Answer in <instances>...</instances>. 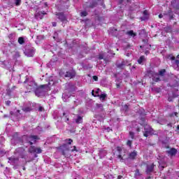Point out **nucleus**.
I'll return each mask as SVG.
<instances>
[{"mask_svg": "<svg viewBox=\"0 0 179 179\" xmlns=\"http://www.w3.org/2000/svg\"><path fill=\"white\" fill-rule=\"evenodd\" d=\"M20 2H21V0H16L15 1V5L17 6H19V5H20Z\"/></svg>", "mask_w": 179, "mask_h": 179, "instance_id": "37", "label": "nucleus"}, {"mask_svg": "<svg viewBox=\"0 0 179 179\" xmlns=\"http://www.w3.org/2000/svg\"><path fill=\"white\" fill-rule=\"evenodd\" d=\"M143 62H145V56H141L138 59V63L140 65H142L143 64Z\"/></svg>", "mask_w": 179, "mask_h": 179, "instance_id": "24", "label": "nucleus"}, {"mask_svg": "<svg viewBox=\"0 0 179 179\" xmlns=\"http://www.w3.org/2000/svg\"><path fill=\"white\" fill-rule=\"evenodd\" d=\"M159 19H162V17H163V15L162 14H159Z\"/></svg>", "mask_w": 179, "mask_h": 179, "instance_id": "51", "label": "nucleus"}, {"mask_svg": "<svg viewBox=\"0 0 179 179\" xmlns=\"http://www.w3.org/2000/svg\"><path fill=\"white\" fill-rule=\"evenodd\" d=\"M176 115H177V113H176Z\"/></svg>", "mask_w": 179, "mask_h": 179, "instance_id": "63", "label": "nucleus"}, {"mask_svg": "<svg viewBox=\"0 0 179 179\" xmlns=\"http://www.w3.org/2000/svg\"><path fill=\"white\" fill-rule=\"evenodd\" d=\"M97 107H103V104H96Z\"/></svg>", "mask_w": 179, "mask_h": 179, "instance_id": "49", "label": "nucleus"}, {"mask_svg": "<svg viewBox=\"0 0 179 179\" xmlns=\"http://www.w3.org/2000/svg\"><path fill=\"white\" fill-rule=\"evenodd\" d=\"M76 73H75V71H67L66 73V74L64 75V77L65 78H73V76H75Z\"/></svg>", "mask_w": 179, "mask_h": 179, "instance_id": "12", "label": "nucleus"}, {"mask_svg": "<svg viewBox=\"0 0 179 179\" xmlns=\"http://www.w3.org/2000/svg\"><path fill=\"white\" fill-rule=\"evenodd\" d=\"M159 169H160V170H163V169H164V166H159Z\"/></svg>", "mask_w": 179, "mask_h": 179, "instance_id": "50", "label": "nucleus"}, {"mask_svg": "<svg viewBox=\"0 0 179 179\" xmlns=\"http://www.w3.org/2000/svg\"><path fill=\"white\" fill-rule=\"evenodd\" d=\"M117 152H119V153H120V152H121V148L118 147V148H117Z\"/></svg>", "mask_w": 179, "mask_h": 179, "instance_id": "47", "label": "nucleus"}, {"mask_svg": "<svg viewBox=\"0 0 179 179\" xmlns=\"http://www.w3.org/2000/svg\"><path fill=\"white\" fill-rule=\"evenodd\" d=\"M68 142H69L68 143L69 145H71L72 143V142H73V141H72V139L70 138V139L68 140Z\"/></svg>", "mask_w": 179, "mask_h": 179, "instance_id": "43", "label": "nucleus"}, {"mask_svg": "<svg viewBox=\"0 0 179 179\" xmlns=\"http://www.w3.org/2000/svg\"><path fill=\"white\" fill-rule=\"evenodd\" d=\"M127 146H129V148H131V146H132V141H128L127 143Z\"/></svg>", "mask_w": 179, "mask_h": 179, "instance_id": "35", "label": "nucleus"}, {"mask_svg": "<svg viewBox=\"0 0 179 179\" xmlns=\"http://www.w3.org/2000/svg\"><path fill=\"white\" fill-rule=\"evenodd\" d=\"M152 80L154 82H159V81H160V77H159V74L158 73H154L152 74Z\"/></svg>", "mask_w": 179, "mask_h": 179, "instance_id": "16", "label": "nucleus"}, {"mask_svg": "<svg viewBox=\"0 0 179 179\" xmlns=\"http://www.w3.org/2000/svg\"><path fill=\"white\" fill-rule=\"evenodd\" d=\"M122 108L124 111H128V105H124Z\"/></svg>", "mask_w": 179, "mask_h": 179, "instance_id": "36", "label": "nucleus"}, {"mask_svg": "<svg viewBox=\"0 0 179 179\" xmlns=\"http://www.w3.org/2000/svg\"><path fill=\"white\" fill-rule=\"evenodd\" d=\"M12 36H13V34H10V35L8 36L9 38H12Z\"/></svg>", "mask_w": 179, "mask_h": 179, "instance_id": "52", "label": "nucleus"}, {"mask_svg": "<svg viewBox=\"0 0 179 179\" xmlns=\"http://www.w3.org/2000/svg\"><path fill=\"white\" fill-rule=\"evenodd\" d=\"M13 141H14V139H12V140H11V143H13Z\"/></svg>", "mask_w": 179, "mask_h": 179, "instance_id": "56", "label": "nucleus"}, {"mask_svg": "<svg viewBox=\"0 0 179 179\" xmlns=\"http://www.w3.org/2000/svg\"><path fill=\"white\" fill-rule=\"evenodd\" d=\"M169 101H171V99H170V98H169Z\"/></svg>", "mask_w": 179, "mask_h": 179, "instance_id": "58", "label": "nucleus"}, {"mask_svg": "<svg viewBox=\"0 0 179 179\" xmlns=\"http://www.w3.org/2000/svg\"><path fill=\"white\" fill-rule=\"evenodd\" d=\"M137 155H138V152L136 150H134L133 152L129 154V159L134 160Z\"/></svg>", "mask_w": 179, "mask_h": 179, "instance_id": "14", "label": "nucleus"}, {"mask_svg": "<svg viewBox=\"0 0 179 179\" xmlns=\"http://www.w3.org/2000/svg\"><path fill=\"white\" fill-rule=\"evenodd\" d=\"M18 43L19 44H23L24 43V38H23V37H20L18 38Z\"/></svg>", "mask_w": 179, "mask_h": 179, "instance_id": "28", "label": "nucleus"}, {"mask_svg": "<svg viewBox=\"0 0 179 179\" xmlns=\"http://www.w3.org/2000/svg\"><path fill=\"white\" fill-rule=\"evenodd\" d=\"M132 69H135V66H133Z\"/></svg>", "mask_w": 179, "mask_h": 179, "instance_id": "59", "label": "nucleus"}, {"mask_svg": "<svg viewBox=\"0 0 179 179\" xmlns=\"http://www.w3.org/2000/svg\"><path fill=\"white\" fill-rule=\"evenodd\" d=\"M24 83H27V80H26L24 82Z\"/></svg>", "mask_w": 179, "mask_h": 179, "instance_id": "55", "label": "nucleus"}, {"mask_svg": "<svg viewBox=\"0 0 179 179\" xmlns=\"http://www.w3.org/2000/svg\"><path fill=\"white\" fill-rule=\"evenodd\" d=\"M61 153L65 157H69L71 156V150H69V145L64 144L63 145L60 146L59 148Z\"/></svg>", "mask_w": 179, "mask_h": 179, "instance_id": "3", "label": "nucleus"}, {"mask_svg": "<svg viewBox=\"0 0 179 179\" xmlns=\"http://www.w3.org/2000/svg\"><path fill=\"white\" fill-rule=\"evenodd\" d=\"M56 16L58 17V19L59 20H61V22H62L63 23H65L67 22L66 20V17L65 16V15H64V13H59L56 14Z\"/></svg>", "mask_w": 179, "mask_h": 179, "instance_id": "7", "label": "nucleus"}, {"mask_svg": "<svg viewBox=\"0 0 179 179\" xmlns=\"http://www.w3.org/2000/svg\"><path fill=\"white\" fill-rule=\"evenodd\" d=\"M29 152L30 153L40 154L41 153V152H43V150H41V148H36L34 146H31L29 148Z\"/></svg>", "mask_w": 179, "mask_h": 179, "instance_id": "6", "label": "nucleus"}, {"mask_svg": "<svg viewBox=\"0 0 179 179\" xmlns=\"http://www.w3.org/2000/svg\"><path fill=\"white\" fill-rule=\"evenodd\" d=\"M80 16H81V17H85V16H87V12H86V11L81 12Z\"/></svg>", "mask_w": 179, "mask_h": 179, "instance_id": "31", "label": "nucleus"}, {"mask_svg": "<svg viewBox=\"0 0 179 179\" xmlns=\"http://www.w3.org/2000/svg\"><path fill=\"white\" fill-rule=\"evenodd\" d=\"M39 110H40V111H43V108H41V107L39 108Z\"/></svg>", "mask_w": 179, "mask_h": 179, "instance_id": "54", "label": "nucleus"}, {"mask_svg": "<svg viewBox=\"0 0 179 179\" xmlns=\"http://www.w3.org/2000/svg\"><path fill=\"white\" fill-rule=\"evenodd\" d=\"M177 58H179V55L177 56Z\"/></svg>", "mask_w": 179, "mask_h": 179, "instance_id": "60", "label": "nucleus"}, {"mask_svg": "<svg viewBox=\"0 0 179 179\" xmlns=\"http://www.w3.org/2000/svg\"><path fill=\"white\" fill-rule=\"evenodd\" d=\"M34 52H35L34 49H26V50L24 51V54L27 57H34Z\"/></svg>", "mask_w": 179, "mask_h": 179, "instance_id": "8", "label": "nucleus"}, {"mask_svg": "<svg viewBox=\"0 0 179 179\" xmlns=\"http://www.w3.org/2000/svg\"><path fill=\"white\" fill-rule=\"evenodd\" d=\"M22 110H23V111H24V113H29V112L31 111V108L26 107V108H23Z\"/></svg>", "mask_w": 179, "mask_h": 179, "instance_id": "27", "label": "nucleus"}, {"mask_svg": "<svg viewBox=\"0 0 179 179\" xmlns=\"http://www.w3.org/2000/svg\"><path fill=\"white\" fill-rule=\"evenodd\" d=\"M171 61H174L176 59V57L171 55H170L168 57Z\"/></svg>", "mask_w": 179, "mask_h": 179, "instance_id": "34", "label": "nucleus"}, {"mask_svg": "<svg viewBox=\"0 0 179 179\" xmlns=\"http://www.w3.org/2000/svg\"><path fill=\"white\" fill-rule=\"evenodd\" d=\"M6 104L7 106H9V105L10 104V101H7L6 102Z\"/></svg>", "mask_w": 179, "mask_h": 179, "instance_id": "45", "label": "nucleus"}, {"mask_svg": "<svg viewBox=\"0 0 179 179\" xmlns=\"http://www.w3.org/2000/svg\"><path fill=\"white\" fill-rule=\"evenodd\" d=\"M73 120L76 124H82L83 122V117L79 115H76Z\"/></svg>", "mask_w": 179, "mask_h": 179, "instance_id": "9", "label": "nucleus"}, {"mask_svg": "<svg viewBox=\"0 0 179 179\" xmlns=\"http://www.w3.org/2000/svg\"><path fill=\"white\" fill-rule=\"evenodd\" d=\"M69 97H71V94H66V92L64 93L62 95V99H63L64 101H66V100H68V99H69Z\"/></svg>", "mask_w": 179, "mask_h": 179, "instance_id": "23", "label": "nucleus"}, {"mask_svg": "<svg viewBox=\"0 0 179 179\" xmlns=\"http://www.w3.org/2000/svg\"><path fill=\"white\" fill-rule=\"evenodd\" d=\"M23 170H25V168H23Z\"/></svg>", "mask_w": 179, "mask_h": 179, "instance_id": "62", "label": "nucleus"}, {"mask_svg": "<svg viewBox=\"0 0 179 179\" xmlns=\"http://www.w3.org/2000/svg\"><path fill=\"white\" fill-rule=\"evenodd\" d=\"M143 15L141 20H148V19H149V13H148V10H144Z\"/></svg>", "mask_w": 179, "mask_h": 179, "instance_id": "15", "label": "nucleus"}, {"mask_svg": "<svg viewBox=\"0 0 179 179\" xmlns=\"http://www.w3.org/2000/svg\"><path fill=\"white\" fill-rule=\"evenodd\" d=\"M53 27H55L57 26V22H52Z\"/></svg>", "mask_w": 179, "mask_h": 179, "instance_id": "46", "label": "nucleus"}, {"mask_svg": "<svg viewBox=\"0 0 179 179\" xmlns=\"http://www.w3.org/2000/svg\"><path fill=\"white\" fill-rule=\"evenodd\" d=\"M45 87H48V85H41V87H36V89H35V94L37 96V97H41V96H44V93H45Z\"/></svg>", "mask_w": 179, "mask_h": 179, "instance_id": "2", "label": "nucleus"}, {"mask_svg": "<svg viewBox=\"0 0 179 179\" xmlns=\"http://www.w3.org/2000/svg\"><path fill=\"white\" fill-rule=\"evenodd\" d=\"M71 152H78V150H76V146H73V149L71 150Z\"/></svg>", "mask_w": 179, "mask_h": 179, "instance_id": "42", "label": "nucleus"}, {"mask_svg": "<svg viewBox=\"0 0 179 179\" xmlns=\"http://www.w3.org/2000/svg\"><path fill=\"white\" fill-rule=\"evenodd\" d=\"M173 66H174V68H178V66H179V60H176L173 62Z\"/></svg>", "mask_w": 179, "mask_h": 179, "instance_id": "29", "label": "nucleus"}, {"mask_svg": "<svg viewBox=\"0 0 179 179\" xmlns=\"http://www.w3.org/2000/svg\"><path fill=\"white\" fill-rule=\"evenodd\" d=\"M129 136L131 139H135V133L134 131H129Z\"/></svg>", "mask_w": 179, "mask_h": 179, "instance_id": "30", "label": "nucleus"}, {"mask_svg": "<svg viewBox=\"0 0 179 179\" xmlns=\"http://www.w3.org/2000/svg\"><path fill=\"white\" fill-rule=\"evenodd\" d=\"M127 34L130 37H135V36H136V34H135L132 30L127 31Z\"/></svg>", "mask_w": 179, "mask_h": 179, "instance_id": "25", "label": "nucleus"}, {"mask_svg": "<svg viewBox=\"0 0 179 179\" xmlns=\"http://www.w3.org/2000/svg\"><path fill=\"white\" fill-rule=\"evenodd\" d=\"M19 162V158L15 157H11L8 158V163H10L12 166H14V164H16Z\"/></svg>", "mask_w": 179, "mask_h": 179, "instance_id": "11", "label": "nucleus"}, {"mask_svg": "<svg viewBox=\"0 0 179 179\" xmlns=\"http://www.w3.org/2000/svg\"><path fill=\"white\" fill-rule=\"evenodd\" d=\"M142 122L141 123V125H144L145 124L143 122H145V118L142 117L141 119Z\"/></svg>", "mask_w": 179, "mask_h": 179, "instance_id": "41", "label": "nucleus"}, {"mask_svg": "<svg viewBox=\"0 0 179 179\" xmlns=\"http://www.w3.org/2000/svg\"><path fill=\"white\" fill-rule=\"evenodd\" d=\"M106 155H107V151H106L105 150H99V157H100V159H103V157H104L106 156Z\"/></svg>", "mask_w": 179, "mask_h": 179, "instance_id": "19", "label": "nucleus"}, {"mask_svg": "<svg viewBox=\"0 0 179 179\" xmlns=\"http://www.w3.org/2000/svg\"><path fill=\"white\" fill-rule=\"evenodd\" d=\"M106 97H107V95H106V94H101L100 95V99H101V100H104V99H106Z\"/></svg>", "mask_w": 179, "mask_h": 179, "instance_id": "33", "label": "nucleus"}, {"mask_svg": "<svg viewBox=\"0 0 179 179\" xmlns=\"http://www.w3.org/2000/svg\"><path fill=\"white\" fill-rule=\"evenodd\" d=\"M134 178L137 179L142 178V173L139 172V169H136L135 171Z\"/></svg>", "mask_w": 179, "mask_h": 179, "instance_id": "17", "label": "nucleus"}, {"mask_svg": "<svg viewBox=\"0 0 179 179\" xmlns=\"http://www.w3.org/2000/svg\"><path fill=\"white\" fill-rule=\"evenodd\" d=\"M123 178L122 176H118L117 179H122Z\"/></svg>", "mask_w": 179, "mask_h": 179, "instance_id": "48", "label": "nucleus"}, {"mask_svg": "<svg viewBox=\"0 0 179 179\" xmlns=\"http://www.w3.org/2000/svg\"><path fill=\"white\" fill-rule=\"evenodd\" d=\"M104 58V54H100L99 55V59H103Z\"/></svg>", "mask_w": 179, "mask_h": 179, "instance_id": "38", "label": "nucleus"}, {"mask_svg": "<svg viewBox=\"0 0 179 179\" xmlns=\"http://www.w3.org/2000/svg\"><path fill=\"white\" fill-rule=\"evenodd\" d=\"M144 133L143 136L148 138V136H150V135H153L155 133L153 132V129L149 124H144Z\"/></svg>", "mask_w": 179, "mask_h": 179, "instance_id": "4", "label": "nucleus"}, {"mask_svg": "<svg viewBox=\"0 0 179 179\" xmlns=\"http://www.w3.org/2000/svg\"><path fill=\"white\" fill-rule=\"evenodd\" d=\"M117 67L120 69H124L127 65H128V62L127 61H122L121 63H117L116 64Z\"/></svg>", "mask_w": 179, "mask_h": 179, "instance_id": "10", "label": "nucleus"}, {"mask_svg": "<svg viewBox=\"0 0 179 179\" xmlns=\"http://www.w3.org/2000/svg\"><path fill=\"white\" fill-rule=\"evenodd\" d=\"M167 153L171 156V157H173V156H176V155H177V150L176 148H171L167 151Z\"/></svg>", "mask_w": 179, "mask_h": 179, "instance_id": "13", "label": "nucleus"}, {"mask_svg": "<svg viewBox=\"0 0 179 179\" xmlns=\"http://www.w3.org/2000/svg\"><path fill=\"white\" fill-rule=\"evenodd\" d=\"M24 152V149L22 148H19L15 150V155H22Z\"/></svg>", "mask_w": 179, "mask_h": 179, "instance_id": "22", "label": "nucleus"}, {"mask_svg": "<svg viewBox=\"0 0 179 179\" xmlns=\"http://www.w3.org/2000/svg\"><path fill=\"white\" fill-rule=\"evenodd\" d=\"M45 15V12L43 11V12H39L37 13L35 16L36 17V19H43V16Z\"/></svg>", "mask_w": 179, "mask_h": 179, "instance_id": "18", "label": "nucleus"}, {"mask_svg": "<svg viewBox=\"0 0 179 179\" xmlns=\"http://www.w3.org/2000/svg\"><path fill=\"white\" fill-rule=\"evenodd\" d=\"M100 92H101L100 89L97 88V89L96 90V91H95L96 94H94V90H92V96H94V97H97V96H99V95L100 94Z\"/></svg>", "mask_w": 179, "mask_h": 179, "instance_id": "21", "label": "nucleus"}, {"mask_svg": "<svg viewBox=\"0 0 179 179\" xmlns=\"http://www.w3.org/2000/svg\"><path fill=\"white\" fill-rule=\"evenodd\" d=\"M118 159H120V162H124L127 160V158H124L121 154L117 156Z\"/></svg>", "mask_w": 179, "mask_h": 179, "instance_id": "26", "label": "nucleus"}, {"mask_svg": "<svg viewBox=\"0 0 179 179\" xmlns=\"http://www.w3.org/2000/svg\"><path fill=\"white\" fill-rule=\"evenodd\" d=\"M38 136H23L22 138V141L23 143H29L30 145H33V143H36L37 141H38Z\"/></svg>", "mask_w": 179, "mask_h": 179, "instance_id": "1", "label": "nucleus"}, {"mask_svg": "<svg viewBox=\"0 0 179 179\" xmlns=\"http://www.w3.org/2000/svg\"><path fill=\"white\" fill-rule=\"evenodd\" d=\"M153 169H155V164L148 165L147 166L146 173H152L153 171Z\"/></svg>", "mask_w": 179, "mask_h": 179, "instance_id": "20", "label": "nucleus"}, {"mask_svg": "<svg viewBox=\"0 0 179 179\" xmlns=\"http://www.w3.org/2000/svg\"><path fill=\"white\" fill-rule=\"evenodd\" d=\"M63 115H65V113H63Z\"/></svg>", "mask_w": 179, "mask_h": 179, "instance_id": "61", "label": "nucleus"}, {"mask_svg": "<svg viewBox=\"0 0 179 179\" xmlns=\"http://www.w3.org/2000/svg\"><path fill=\"white\" fill-rule=\"evenodd\" d=\"M66 121H69V118L67 117Z\"/></svg>", "mask_w": 179, "mask_h": 179, "instance_id": "57", "label": "nucleus"}, {"mask_svg": "<svg viewBox=\"0 0 179 179\" xmlns=\"http://www.w3.org/2000/svg\"><path fill=\"white\" fill-rule=\"evenodd\" d=\"M93 79H94V80H95L96 82H97V80H99V77H97L96 76H93Z\"/></svg>", "mask_w": 179, "mask_h": 179, "instance_id": "39", "label": "nucleus"}, {"mask_svg": "<svg viewBox=\"0 0 179 179\" xmlns=\"http://www.w3.org/2000/svg\"><path fill=\"white\" fill-rule=\"evenodd\" d=\"M120 84H116V87H117V89L120 88Z\"/></svg>", "mask_w": 179, "mask_h": 179, "instance_id": "53", "label": "nucleus"}, {"mask_svg": "<svg viewBox=\"0 0 179 179\" xmlns=\"http://www.w3.org/2000/svg\"><path fill=\"white\" fill-rule=\"evenodd\" d=\"M27 89L29 90H36L37 89V83L34 81H29Z\"/></svg>", "mask_w": 179, "mask_h": 179, "instance_id": "5", "label": "nucleus"}, {"mask_svg": "<svg viewBox=\"0 0 179 179\" xmlns=\"http://www.w3.org/2000/svg\"><path fill=\"white\" fill-rule=\"evenodd\" d=\"M10 93H12V90H7V94H8V96H10Z\"/></svg>", "mask_w": 179, "mask_h": 179, "instance_id": "40", "label": "nucleus"}, {"mask_svg": "<svg viewBox=\"0 0 179 179\" xmlns=\"http://www.w3.org/2000/svg\"><path fill=\"white\" fill-rule=\"evenodd\" d=\"M164 73H166L165 69H162V70L159 71V75H160V76H163L164 75Z\"/></svg>", "mask_w": 179, "mask_h": 179, "instance_id": "32", "label": "nucleus"}, {"mask_svg": "<svg viewBox=\"0 0 179 179\" xmlns=\"http://www.w3.org/2000/svg\"><path fill=\"white\" fill-rule=\"evenodd\" d=\"M136 131H137V132H141V128L138 127H136Z\"/></svg>", "mask_w": 179, "mask_h": 179, "instance_id": "44", "label": "nucleus"}]
</instances>
